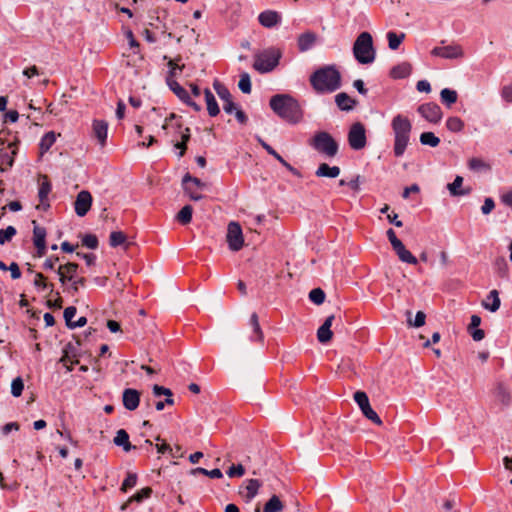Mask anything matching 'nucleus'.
Returning a JSON list of instances; mask_svg holds the SVG:
<instances>
[{"mask_svg":"<svg viewBox=\"0 0 512 512\" xmlns=\"http://www.w3.org/2000/svg\"><path fill=\"white\" fill-rule=\"evenodd\" d=\"M317 94L333 93L341 87V74L335 65H326L315 70L309 78Z\"/></svg>","mask_w":512,"mask_h":512,"instance_id":"obj_1","label":"nucleus"},{"mask_svg":"<svg viewBox=\"0 0 512 512\" xmlns=\"http://www.w3.org/2000/svg\"><path fill=\"white\" fill-rule=\"evenodd\" d=\"M269 105L277 116L288 123L296 124L303 117L298 101L289 94H276L272 96Z\"/></svg>","mask_w":512,"mask_h":512,"instance_id":"obj_2","label":"nucleus"},{"mask_svg":"<svg viewBox=\"0 0 512 512\" xmlns=\"http://www.w3.org/2000/svg\"><path fill=\"white\" fill-rule=\"evenodd\" d=\"M391 129L394 135V156L401 157L410 143L412 123L407 116L397 114L391 120Z\"/></svg>","mask_w":512,"mask_h":512,"instance_id":"obj_3","label":"nucleus"},{"mask_svg":"<svg viewBox=\"0 0 512 512\" xmlns=\"http://www.w3.org/2000/svg\"><path fill=\"white\" fill-rule=\"evenodd\" d=\"M79 265L75 262H67L60 264L56 273L59 276V281L62 285H66L70 282V286L67 288L68 292L75 295L79 292L80 288L86 286L87 280L84 277H77Z\"/></svg>","mask_w":512,"mask_h":512,"instance_id":"obj_4","label":"nucleus"},{"mask_svg":"<svg viewBox=\"0 0 512 512\" xmlns=\"http://www.w3.org/2000/svg\"><path fill=\"white\" fill-rule=\"evenodd\" d=\"M353 55L358 63L370 64L374 62L376 51L373 46V38L369 32H362L353 44Z\"/></svg>","mask_w":512,"mask_h":512,"instance_id":"obj_5","label":"nucleus"},{"mask_svg":"<svg viewBox=\"0 0 512 512\" xmlns=\"http://www.w3.org/2000/svg\"><path fill=\"white\" fill-rule=\"evenodd\" d=\"M311 147L328 158L337 155L339 145L337 141L326 131L317 132L309 141Z\"/></svg>","mask_w":512,"mask_h":512,"instance_id":"obj_6","label":"nucleus"},{"mask_svg":"<svg viewBox=\"0 0 512 512\" xmlns=\"http://www.w3.org/2000/svg\"><path fill=\"white\" fill-rule=\"evenodd\" d=\"M282 54L277 48H268L256 56L253 67L261 72H271L278 64Z\"/></svg>","mask_w":512,"mask_h":512,"instance_id":"obj_7","label":"nucleus"},{"mask_svg":"<svg viewBox=\"0 0 512 512\" xmlns=\"http://www.w3.org/2000/svg\"><path fill=\"white\" fill-rule=\"evenodd\" d=\"M348 143L353 150H361L367 144L366 130L361 122L351 125L348 132Z\"/></svg>","mask_w":512,"mask_h":512,"instance_id":"obj_8","label":"nucleus"},{"mask_svg":"<svg viewBox=\"0 0 512 512\" xmlns=\"http://www.w3.org/2000/svg\"><path fill=\"white\" fill-rule=\"evenodd\" d=\"M226 241L231 251L237 252L244 246L242 228L238 222L231 221L227 227Z\"/></svg>","mask_w":512,"mask_h":512,"instance_id":"obj_9","label":"nucleus"},{"mask_svg":"<svg viewBox=\"0 0 512 512\" xmlns=\"http://www.w3.org/2000/svg\"><path fill=\"white\" fill-rule=\"evenodd\" d=\"M19 141L16 139L6 144V140L0 137V163L10 168L14 164Z\"/></svg>","mask_w":512,"mask_h":512,"instance_id":"obj_10","label":"nucleus"},{"mask_svg":"<svg viewBox=\"0 0 512 512\" xmlns=\"http://www.w3.org/2000/svg\"><path fill=\"white\" fill-rule=\"evenodd\" d=\"M354 400L361 409L363 415L377 425H381L382 421L378 414L371 408L368 396L363 391H357L354 394Z\"/></svg>","mask_w":512,"mask_h":512,"instance_id":"obj_11","label":"nucleus"},{"mask_svg":"<svg viewBox=\"0 0 512 512\" xmlns=\"http://www.w3.org/2000/svg\"><path fill=\"white\" fill-rule=\"evenodd\" d=\"M92 195L87 190L80 191L74 202V210L77 216L84 217L92 206Z\"/></svg>","mask_w":512,"mask_h":512,"instance_id":"obj_12","label":"nucleus"},{"mask_svg":"<svg viewBox=\"0 0 512 512\" xmlns=\"http://www.w3.org/2000/svg\"><path fill=\"white\" fill-rule=\"evenodd\" d=\"M431 54L433 56L445 58V59H459L464 56L463 49L458 44L435 47L432 49Z\"/></svg>","mask_w":512,"mask_h":512,"instance_id":"obj_13","label":"nucleus"},{"mask_svg":"<svg viewBox=\"0 0 512 512\" xmlns=\"http://www.w3.org/2000/svg\"><path fill=\"white\" fill-rule=\"evenodd\" d=\"M418 113L431 123H438L442 118V111L436 103H425L418 107Z\"/></svg>","mask_w":512,"mask_h":512,"instance_id":"obj_14","label":"nucleus"},{"mask_svg":"<svg viewBox=\"0 0 512 512\" xmlns=\"http://www.w3.org/2000/svg\"><path fill=\"white\" fill-rule=\"evenodd\" d=\"M41 183L39 184V190H38V198H39V205H37V209L46 211L50 207L49 201H48V195L51 192V183L46 175H40Z\"/></svg>","mask_w":512,"mask_h":512,"instance_id":"obj_15","label":"nucleus"},{"mask_svg":"<svg viewBox=\"0 0 512 512\" xmlns=\"http://www.w3.org/2000/svg\"><path fill=\"white\" fill-rule=\"evenodd\" d=\"M33 228V244L37 249V255L42 257L46 253V229L37 225L35 220L32 221Z\"/></svg>","mask_w":512,"mask_h":512,"instance_id":"obj_16","label":"nucleus"},{"mask_svg":"<svg viewBox=\"0 0 512 512\" xmlns=\"http://www.w3.org/2000/svg\"><path fill=\"white\" fill-rule=\"evenodd\" d=\"M140 396V392L136 389H125L122 394L123 406L129 411L136 410L140 403Z\"/></svg>","mask_w":512,"mask_h":512,"instance_id":"obj_17","label":"nucleus"},{"mask_svg":"<svg viewBox=\"0 0 512 512\" xmlns=\"http://www.w3.org/2000/svg\"><path fill=\"white\" fill-rule=\"evenodd\" d=\"M92 133L98 143L103 147L108 135V123L105 120L95 119L92 123Z\"/></svg>","mask_w":512,"mask_h":512,"instance_id":"obj_18","label":"nucleus"},{"mask_svg":"<svg viewBox=\"0 0 512 512\" xmlns=\"http://www.w3.org/2000/svg\"><path fill=\"white\" fill-rule=\"evenodd\" d=\"M334 318V315L328 316L324 323L319 327L317 331V339L320 343L325 344L332 339L333 332L331 331V326Z\"/></svg>","mask_w":512,"mask_h":512,"instance_id":"obj_19","label":"nucleus"},{"mask_svg":"<svg viewBox=\"0 0 512 512\" xmlns=\"http://www.w3.org/2000/svg\"><path fill=\"white\" fill-rule=\"evenodd\" d=\"M261 146L267 151L268 154L272 155L277 161H279L288 171H290L293 175L300 177V172L291 166L279 153L276 152L268 143L263 141L261 138H258Z\"/></svg>","mask_w":512,"mask_h":512,"instance_id":"obj_20","label":"nucleus"},{"mask_svg":"<svg viewBox=\"0 0 512 512\" xmlns=\"http://www.w3.org/2000/svg\"><path fill=\"white\" fill-rule=\"evenodd\" d=\"M258 20L262 26L266 28H272L280 22L281 17L276 11L266 10L259 14Z\"/></svg>","mask_w":512,"mask_h":512,"instance_id":"obj_21","label":"nucleus"},{"mask_svg":"<svg viewBox=\"0 0 512 512\" xmlns=\"http://www.w3.org/2000/svg\"><path fill=\"white\" fill-rule=\"evenodd\" d=\"M335 103L341 111H351L357 105V101L351 98L347 93L341 92L335 96Z\"/></svg>","mask_w":512,"mask_h":512,"instance_id":"obj_22","label":"nucleus"},{"mask_svg":"<svg viewBox=\"0 0 512 512\" xmlns=\"http://www.w3.org/2000/svg\"><path fill=\"white\" fill-rule=\"evenodd\" d=\"M317 39L314 32L307 31L298 37V49L300 52H306L313 47Z\"/></svg>","mask_w":512,"mask_h":512,"instance_id":"obj_23","label":"nucleus"},{"mask_svg":"<svg viewBox=\"0 0 512 512\" xmlns=\"http://www.w3.org/2000/svg\"><path fill=\"white\" fill-rule=\"evenodd\" d=\"M494 395L496 399L503 405L509 406L511 403V392L510 390L503 384L498 383L494 389Z\"/></svg>","mask_w":512,"mask_h":512,"instance_id":"obj_24","label":"nucleus"},{"mask_svg":"<svg viewBox=\"0 0 512 512\" xmlns=\"http://www.w3.org/2000/svg\"><path fill=\"white\" fill-rule=\"evenodd\" d=\"M500 298L497 290H491L487 295L486 299L482 302V305L485 309L496 312L500 308Z\"/></svg>","mask_w":512,"mask_h":512,"instance_id":"obj_25","label":"nucleus"},{"mask_svg":"<svg viewBox=\"0 0 512 512\" xmlns=\"http://www.w3.org/2000/svg\"><path fill=\"white\" fill-rule=\"evenodd\" d=\"M116 446H120L123 448L125 452H129L132 449H135L136 446H133L129 441V435L124 429H119L116 433V436L113 440Z\"/></svg>","mask_w":512,"mask_h":512,"instance_id":"obj_26","label":"nucleus"},{"mask_svg":"<svg viewBox=\"0 0 512 512\" xmlns=\"http://www.w3.org/2000/svg\"><path fill=\"white\" fill-rule=\"evenodd\" d=\"M412 66L408 62H402L396 66H394L390 70V76L393 79H403L408 77L411 74Z\"/></svg>","mask_w":512,"mask_h":512,"instance_id":"obj_27","label":"nucleus"},{"mask_svg":"<svg viewBox=\"0 0 512 512\" xmlns=\"http://www.w3.org/2000/svg\"><path fill=\"white\" fill-rule=\"evenodd\" d=\"M340 174V168L338 166H329L327 163H321L315 175L317 177H328V178H336Z\"/></svg>","mask_w":512,"mask_h":512,"instance_id":"obj_28","label":"nucleus"},{"mask_svg":"<svg viewBox=\"0 0 512 512\" xmlns=\"http://www.w3.org/2000/svg\"><path fill=\"white\" fill-rule=\"evenodd\" d=\"M463 184V177L456 176L452 183L447 185V188L452 196H464L471 192V188L461 189Z\"/></svg>","mask_w":512,"mask_h":512,"instance_id":"obj_29","label":"nucleus"},{"mask_svg":"<svg viewBox=\"0 0 512 512\" xmlns=\"http://www.w3.org/2000/svg\"><path fill=\"white\" fill-rule=\"evenodd\" d=\"M204 96H205V101H206V106H207V111H208L209 116H211V117L217 116L220 113V108L215 99V96L208 88H206L204 90Z\"/></svg>","mask_w":512,"mask_h":512,"instance_id":"obj_30","label":"nucleus"},{"mask_svg":"<svg viewBox=\"0 0 512 512\" xmlns=\"http://www.w3.org/2000/svg\"><path fill=\"white\" fill-rule=\"evenodd\" d=\"M152 489L150 487H145L136 492L134 495H132L122 506L121 510L124 511L128 508V506L132 502L141 503L144 499H147L151 496Z\"/></svg>","mask_w":512,"mask_h":512,"instance_id":"obj_31","label":"nucleus"},{"mask_svg":"<svg viewBox=\"0 0 512 512\" xmlns=\"http://www.w3.org/2000/svg\"><path fill=\"white\" fill-rule=\"evenodd\" d=\"M249 324L253 330V335L251 336V340L262 342L264 339V335H263L262 329L260 327L259 317H258L257 313L254 312L251 314Z\"/></svg>","mask_w":512,"mask_h":512,"instance_id":"obj_32","label":"nucleus"},{"mask_svg":"<svg viewBox=\"0 0 512 512\" xmlns=\"http://www.w3.org/2000/svg\"><path fill=\"white\" fill-rule=\"evenodd\" d=\"M393 250L395 251L398 258L402 262L412 264V265H416L418 263L417 258L415 256H413L411 254V252L405 248L403 243L401 245H399L398 247L394 248Z\"/></svg>","mask_w":512,"mask_h":512,"instance_id":"obj_33","label":"nucleus"},{"mask_svg":"<svg viewBox=\"0 0 512 512\" xmlns=\"http://www.w3.org/2000/svg\"><path fill=\"white\" fill-rule=\"evenodd\" d=\"M247 500H252L257 494L259 488L262 486V482L258 479H248L244 482Z\"/></svg>","mask_w":512,"mask_h":512,"instance_id":"obj_34","label":"nucleus"},{"mask_svg":"<svg viewBox=\"0 0 512 512\" xmlns=\"http://www.w3.org/2000/svg\"><path fill=\"white\" fill-rule=\"evenodd\" d=\"M167 84L182 102L189 99V93L176 80L167 77Z\"/></svg>","mask_w":512,"mask_h":512,"instance_id":"obj_35","label":"nucleus"},{"mask_svg":"<svg viewBox=\"0 0 512 512\" xmlns=\"http://www.w3.org/2000/svg\"><path fill=\"white\" fill-rule=\"evenodd\" d=\"M284 505L277 495H273L264 505V512H281Z\"/></svg>","mask_w":512,"mask_h":512,"instance_id":"obj_36","label":"nucleus"},{"mask_svg":"<svg viewBox=\"0 0 512 512\" xmlns=\"http://www.w3.org/2000/svg\"><path fill=\"white\" fill-rule=\"evenodd\" d=\"M33 283L38 290L43 291L48 289L50 293H53L54 291V285L52 283H48L47 278L40 272L35 274Z\"/></svg>","mask_w":512,"mask_h":512,"instance_id":"obj_37","label":"nucleus"},{"mask_svg":"<svg viewBox=\"0 0 512 512\" xmlns=\"http://www.w3.org/2000/svg\"><path fill=\"white\" fill-rule=\"evenodd\" d=\"M193 208L191 205H185L176 215V220L182 224L187 225L192 220Z\"/></svg>","mask_w":512,"mask_h":512,"instance_id":"obj_38","label":"nucleus"},{"mask_svg":"<svg viewBox=\"0 0 512 512\" xmlns=\"http://www.w3.org/2000/svg\"><path fill=\"white\" fill-rule=\"evenodd\" d=\"M404 39V33L397 34L396 32L393 31H389L387 33L388 46L391 50L398 49Z\"/></svg>","mask_w":512,"mask_h":512,"instance_id":"obj_39","label":"nucleus"},{"mask_svg":"<svg viewBox=\"0 0 512 512\" xmlns=\"http://www.w3.org/2000/svg\"><path fill=\"white\" fill-rule=\"evenodd\" d=\"M441 101L443 104L450 107L457 101V92L455 90H451L449 88H444L440 92Z\"/></svg>","mask_w":512,"mask_h":512,"instance_id":"obj_40","label":"nucleus"},{"mask_svg":"<svg viewBox=\"0 0 512 512\" xmlns=\"http://www.w3.org/2000/svg\"><path fill=\"white\" fill-rule=\"evenodd\" d=\"M420 143L430 147H437L440 143V139L433 132H423L420 135Z\"/></svg>","mask_w":512,"mask_h":512,"instance_id":"obj_41","label":"nucleus"},{"mask_svg":"<svg viewBox=\"0 0 512 512\" xmlns=\"http://www.w3.org/2000/svg\"><path fill=\"white\" fill-rule=\"evenodd\" d=\"M71 357H76L75 347L72 343H68L64 349V354L61 357L60 362L63 365H66L68 362L71 364H77L79 362L78 360L72 361Z\"/></svg>","mask_w":512,"mask_h":512,"instance_id":"obj_42","label":"nucleus"},{"mask_svg":"<svg viewBox=\"0 0 512 512\" xmlns=\"http://www.w3.org/2000/svg\"><path fill=\"white\" fill-rule=\"evenodd\" d=\"M213 88L215 89L217 95L219 96V98L225 102V101H229L232 99V95L230 93V91L228 90V88L223 85L222 83L218 82V81H215L213 83Z\"/></svg>","mask_w":512,"mask_h":512,"instance_id":"obj_43","label":"nucleus"},{"mask_svg":"<svg viewBox=\"0 0 512 512\" xmlns=\"http://www.w3.org/2000/svg\"><path fill=\"white\" fill-rule=\"evenodd\" d=\"M56 141V134L54 132L46 133L40 141V149L42 152H47Z\"/></svg>","mask_w":512,"mask_h":512,"instance_id":"obj_44","label":"nucleus"},{"mask_svg":"<svg viewBox=\"0 0 512 512\" xmlns=\"http://www.w3.org/2000/svg\"><path fill=\"white\" fill-rule=\"evenodd\" d=\"M446 127L451 132H460L464 128V122L459 117H449L446 121Z\"/></svg>","mask_w":512,"mask_h":512,"instance_id":"obj_45","label":"nucleus"},{"mask_svg":"<svg viewBox=\"0 0 512 512\" xmlns=\"http://www.w3.org/2000/svg\"><path fill=\"white\" fill-rule=\"evenodd\" d=\"M126 235L121 231H113L109 236V244L111 247H118L126 243Z\"/></svg>","mask_w":512,"mask_h":512,"instance_id":"obj_46","label":"nucleus"},{"mask_svg":"<svg viewBox=\"0 0 512 512\" xmlns=\"http://www.w3.org/2000/svg\"><path fill=\"white\" fill-rule=\"evenodd\" d=\"M193 474H203L205 476H208L210 478H213V479H220L223 477V473L221 472L220 469L218 468H215V469H212V470H207L205 468H201V467H198V468H195L193 471H192Z\"/></svg>","mask_w":512,"mask_h":512,"instance_id":"obj_47","label":"nucleus"},{"mask_svg":"<svg viewBox=\"0 0 512 512\" xmlns=\"http://www.w3.org/2000/svg\"><path fill=\"white\" fill-rule=\"evenodd\" d=\"M137 483V474L128 472L126 478L124 479L120 490L123 493H126L129 489L133 488Z\"/></svg>","mask_w":512,"mask_h":512,"instance_id":"obj_48","label":"nucleus"},{"mask_svg":"<svg viewBox=\"0 0 512 512\" xmlns=\"http://www.w3.org/2000/svg\"><path fill=\"white\" fill-rule=\"evenodd\" d=\"M238 87L245 94H249L251 92V80L248 73L241 74Z\"/></svg>","mask_w":512,"mask_h":512,"instance_id":"obj_49","label":"nucleus"},{"mask_svg":"<svg viewBox=\"0 0 512 512\" xmlns=\"http://www.w3.org/2000/svg\"><path fill=\"white\" fill-rule=\"evenodd\" d=\"M309 299L316 305H320L325 300V293L321 288L312 289L309 293Z\"/></svg>","mask_w":512,"mask_h":512,"instance_id":"obj_50","label":"nucleus"},{"mask_svg":"<svg viewBox=\"0 0 512 512\" xmlns=\"http://www.w3.org/2000/svg\"><path fill=\"white\" fill-rule=\"evenodd\" d=\"M16 229L13 226H8L5 229L0 230V244L3 245L9 242L14 235H16Z\"/></svg>","mask_w":512,"mask_h":512,"instance_id":"obj_51","label":"nucleus"},{"mask_svg":"<svg viewBox=\"0 0 512 512\" xmlns=\"http://www.w3.org/2000/svg\"><path fill=\"white\" fill-rule=\"evenodd\" d=\"M24 389V383L21 377H16L11 383V394L14 397L21 396Z\"/></svg>","mask_w":512,"mask_h":512,"instance_id":"obj_52","label":"nucleus"},{"mask_svg":"<svg viewBox=\"0 0 512 512\" xmlns=\"http://www.w3.org/2000/svg\"><path fill=\"white\" fill-rule=\"evenodd\" d=\"M468 167L469 169L471 170H474V171H480L482 169H489L490 166L485 163L482 159L480 158H471L469 161H468Z\"/></svg>","mask_w":512,"mask_h":512,"instance_id":"obj_53","label":"nucleus"},{"mask_svg":"<svg viewBox=\"0 0 512 512\" xmlns=\"http://www.w3.org/2000/svg\"><path fill=\"white\" fill-rule=\"evenodd\" d=\"M82 245L89 249H96L98 247V239L93 234H86L82 238Z\"/></svg>","mask_w":512,"mask_h":512,"instance_id":"obj_54","label":"nucleus"},{"mask_svg":"<svg viewBox=\"0 0 512 512\" xmlns=\"http://www.w3.org/2000/svg\"><path fill=\"white\" fill-rule=\"evenodd\" d=\"M182 184H190L196 188H203L205 186V184L199 178L193 177L189 173L184 175Z\"/></svg>","mask_w":512,"mask_h":512,"instance_id":"obj_55","label":"nucleus"},{"mask_svg":"<svg viewBox=\"0 0 512 512\" xmlns=\"http://www.w3.org/2000/svg\"><path fill=\"white\" fill-rule=\"evenodd\" d=\"M227 475L230 477V478H234V477H242L244 474H245V468L243 467L242 464H238V465H232L228 470H227Z\"/></svg>","mask_w":512,"mask_h":512,"instance_id":"obj_56","label":"nucleus"},{"mask_svg":"<svg viewBox=\"0 0 512 512\" xmlns=\"http://www.w3.org/2000/svg\"><path fill=\"white\" fill-rule=\"evenodd\" d=\"M152 391H153L154 396H156V397H160L162 395H164L166 397H172L173 396V393H172V391L169 388H166L164 386H160V385H157V384H155L153 386Z\"/></svg>","mask_w":512,"mask_h":512,"instance_id":"obj_57","label":"nucleus"},{"mask_svg":"<svg viewBox=\"0 0 512 512\" xmlns=\"http://www.w3.org/2000/svg\"><path fill=\"white\" fill-rule=\"evenodd\" d=\"M77 309L74 306H69L64 310V319L68 328L72 326L73 317L76 315Z\"/></svg>","mask_w":512,"mask_h":512,"instance_id":"obj_58","label":"nucleus"},{"mask_svg":"<svg viewBox=\"0 0 512 512\" xmlns=\"http://www.w3.org/2000/svg\"><path fill=\"white\" fill-rule=\"evenodd\" d=\"M183 188L191 200L198 201V200L202 199L203 196L200 193H197L192 185L183 184Z\"/></svg>","mask_w":512,"mask_h":512,"instance_id":"obj_59","label":"nucleus"},{"mask_svg":"<svg viewBox=\"0 0 512 512\" xmlns=\"http://www.w3.org/2000/svg\"><path fill=\"white\" fill-rule=\"evenodd\" d=\"M494 208H495L494 200L490 197H487V198H485L484 203L481 207V212L484 215H488L494 210Z\"/></svg>","mask_w":512,"mask_h":512,"instance_id":"obj_60","label":"nucleus"},{"mask_svg":"<svg viewBox=\"0 0 512 512\" xmlns=\"http://www.w3.org/2000/svg\"><path fill=\"white\" fill-rule=\"evenodd\" d=\"M495 265L498 269V273L501 277L505 276L508 271V265L504 258H498L495 262Z\"/></svg>","mask_w":512,"mask_h":512,"instance_id":"obj_61","label":"nucleus"},{"mask_svg":"<svg viewBox=\"0 0 512 512\" xmlns=\"http://www.w3.org/2000/svg\"><path fill=\"white\" fill-rule=\"evenodd\" d=\"M426 315L422 311H418L415 316V320L412 323L411 320H408L409 325L415 326V327H421L425 324Z\"/></svg>","mask_w":512,"mask_h":512,"instance_id":"obj_62","label":"nucleus"},{"mask_svg":"<svg viewBox=\"0 0 512 512\" xmlns=\"http://www.w3.org/2000/svg\"><path fill=\"white\" fill-rule=\"evenodd\" d=\"M386 234L393 249L402 244V241L397 238L396 233L393 229H388Z\"/></svg>","mask_w":512,"mask_h":512,"instance_id":"obj_63","label":"nucleus"},{"mask_svg":"<svg viewBox=\"0 0 512 512\" xmlns=\"http://www.w3.org/2000/svg\"><path fill=\"white\" fill-rule=\"evenodd\" d=\"M501 96L506 102L512 103V84L506 85L502 88Z\"/></svg>","mask_w":512,"mask_h":512,"instance_id":"obj_64","label":"nucleus"}]
</instances>
